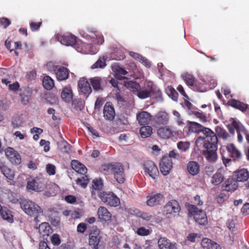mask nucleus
Segmentation results:
<instances>
[{"instance_id":"nucleus-1","label":"nucleus","mask_w":249,"mask_h":249,"mask_svg":"<svg viewBox=\"0 0 249 249\" xmlns=\"http://www.w3.org/2000/svg\"><path fill=\"white\" fill-rule=\"evenodd\" d=\"M201 133L204 137L199 138L203 140V146L205 149L202 154L208 161L214 162L217 158V137L213 130L205 126Z\"/></svg>"},{"instance_id":"nucleus-2","label":"nucleus","mask_w":249,"mask_h":249,"mask_svg":"<svg viewBox=\"0 0 249 249\" xmlns=\"http://www.w3.org/2000/svg\"><path fill=\"white\" fill-rule=\"evenodd\" d=\"M189 213L194 216L195 221L201 225H205L208 222L207 217L205 212L202 210H198L194 205L188 204L186 205Z\"/></svg>"},{"instance_id":"nucleus-3","label":"nucleus","mask_w":249,"mask_h":249,"mask_svg":"<svg viewBox=\"0 0 249 249\" xmlns=\"http://www.w3.org/2000/svg\"><path fill=\"white\" fill-rule=\"evenodd\" d=\"M229 132L234 135L235 130L237 133V140L239 142L241 143L243 141V135L246 134L247 129L239 121L233 118L231 119V123L228 126Z\"/></svg>"},{"instance_id":"nucleus-4","label":"nucleus","mask_w":249,"mask_h":249,"mask_svg":"<svg viewBox=\"0 0 249 249\" xmlns=\"http://www.w3.org/2000/svg\"><path fill=\"white\" fill-rule=\"evenodd\" d=\"M20 206L25 213L30 216L35 215L36 213H42L43 212L38 205L30 200H22L20 202Z\"/></svg>"},{"instance_id":"nucleus-5","label":"nucleus","mask_w":249,"mask_h":249,"mask_svg":"<svg viewBox=\"0 0 249 249\" xmlns=\"http://www.w3.org/2000/svg\"><path fill=\"white\" fill-rule=\"evenodd\" d=\"M99 197L105 204L111 207H117L120 203L119 198L113 192H103Z\"/></svg>"},{"instance_id":"nucleus-6","label":"nucleus","mask_w":249,"mask_h":249,"mask_svg":"<svg viewBox=\"0 0 249 249\" xmlns=\"http://www.w3.org/2000/svg\"><path fill=\"white\" fill-rule=\"evenodd\" d=\"M180 207L178 201L172 199L169 201L163 207L162 212L166 215L174 216L178 214Z\"/></svg>"},{"instance_id":"nucleus-7","label":"nucleus","mask_w":249,"mask_h":249,"mask_svg":"<svg viewBox=\"0 0 249 249\" xmlns=\"http://www.w3.org/2000/svg\"><path fill=\"white\" fill-rule=\"evenodd\" d=\"M46 187L45 180L41 178H35L27 182L26 188L28 190L41 192Z\"/></svg>"},{"instance_id":"nucleus-8","label":"nucleus","mask_w":249,"mask_h":249,"mask_svg":"<svg viewBox=\"0 0 249 249\" xmlns=\"http://www.w3.org/2000/svg\"><path fill=\"white\" fill-rule=\"evenodd\" d=\"M112 173L114 178L119 183H123L125 181L124 169V165L119 162H115Z\"/></svg>"},{"instance_id":"nucleus-9","label":"nucleus","mask_w":249,"mask_h":249,"mask_svg":"<svg viewBox=\"0 0 249 249\" xmlns=\"http://www.w3.org/2000/svg\"><path fill=\"white\" fill-rule=\"evenodd\" d=\"M100 231L97 228H93L89 235V244L93 249H99L98 247L101 241Z\"/></svg>"},{"instance_id":"nucleus-10","label":"nucleus","mask_w":249,"mask_h":249,"mask_svg":"<svg viewBox=\"0 0 249 249\" xmlns=\"http://www.w3.org/2000/svg\"><path fill=\"white\" fill-rule=\"evenodd\" d=\"M143 169L145 173L153 179H155L159 175V170L155 163L151 160H147L143 164Z\"/></svg>"},{"instance_id":"nucleus-11","label":"nucleus","mask_w":249,"mask_h":249,"mask_svg":"<svg viewBox=\"0 0 249 249\" xmlns=\"http://www.w3.org/2000/svg\"><path fill=\"white\" fill-rule=\"evenodd\" d=\"M173 167V162L169 157L165 155L162 158L160 163V168L161 173L164 176L168 175Z\"/></svg>"},{"instance_id":"nucleus-12","label":"nucleus","mask_w":249,"mask_h":249,"mask_svg":"<svg viewBox=\"0 0 249 249\" xmlns=\"http://www.w3.org/2000/svg\"><path fill=\"white\" fill-rule=\"evenodd\" d=\"M163 198V195L152 192L147 196L146 204L150 207H154L160 204Z\"/></svg>"},{"instance_id":"nucleus-13","label":"nucleus","mask_w":249,"mask_h":249,"mask_svg":"<svg viewBox=\"0 0 249 249\" xmlns=\"http://www.w3.org/2000/svg\"><path fill=\"white\" fill-rule=\"evenodd\" d=\"M103 187V180L101 179H95L92 181L91 188V197L96 199L103 192L102 190Z\"/></svg>"},{"instance_id":"nucleus-14","label":"nucleus","mask_w":249,"mask_h":249,"mask_svg":"<svg viewBox=\"0 0 249 249\" xmlns=\"http://www.w3.org/2000/svg\"><path fill=\"white\" fill-rule=\"evenodd\" d=\"M57 38L62 44L66 46H73L76 44L77 41V37L70 34L57 35Z\"/></svg>"},{"instance_id":"nucleus-15","label":"nucleus","mask_w":249,"mask_h":249,"mask_svg":"<svg viewBox=\"0 0 249 249\" xmlns=\"http://www.w3.org/2000/svg\"><path fill=\"white\" fill-rule=\"evenodd\" d=\"M154 91V87L152 82H148L145 87L140 89L137 92V95L140 99H145L151 96V94Z\"/></svg>"},{"instance_id":"nucleus-16","label":"nucleus","mask_w":249,"mask_h":249,"mask_svg":"<svg viewBox=\"0 0 249 249\" xmlns=\"http://www.w3.org/2000/svg\"><path fill=\"white\" fill-rule=\"evenodd\" d=\"M227 105L242 112H245L248 109L249 110V105L234 99H230L227 102Z\"/></svg>"},{"instance_id":"nucleus-17","label":"nucleus","mask_w":249,"mask_h":249,"mask_svg":"<svg viewBox=\"0 0 249 249\" xmlns=\"http://www.w3.org/2000/svg\"><path fill=\"white\" fill-rule=\"evenodd\" d=\"M6 156L12 163L19 164L21 162L20 155L11 147H8L5 151Z\"/></svg>"},{"instance_id":"nucleus-18","label":"nucleus","mask_w":249,"mask_h":249,"mask_svg":"<svg viewBox=\"0 0 249 249\" xmlns=\"http://www.w3.org/2000/svg\"><path fill=\"white\" fill-rule=\"evenodd\" d=\"M104 117L106 120L112 121L115 116V112L112 103L107 102L106 103L103 110Z\"/></svg>"},{"instance_id":"nucleus-19","label":"nucleus","mask_w":249,"mask_h":249,"mask_svg":"<svg viewBox=\"0 0 249 249\" xmlns=\"http://www.w3.org/2000/svg\"><path fill=\"white\" fill-rule=\"evenodd\" d=\"M169 116L165 111H160L158 112L154 118V121L159 125H166L168 123Z\"/></svg>"},{"instance_id":"nucleus-20","label":"nucleus","mask_w":249,"mask_h":249,"mask_svg":"<svg viewBox=\"0 0 249 249\" xmlns=\"http://www.w3.org/2000/svg\"><path fill=\"white\" fill-rule=\"evenodd\" d=\"M137 120L141 125L148 124L152 120V116L148 112L142 111L137 114Z\"/></svg>"},{"instance_id":"nucleus-21","label":"nucleus","mask_w":249,"mask_h":249,"mask_svg":"<svg viewBox=\"0 0 249 249\" xmlns=\"http://www.w3.org/2000/svg\"><path fill=\"white\" fill-rule=\"evenodd\" d=\"M175 132L169 126L159 128L157 130L158 136L162 139H168L175 134Z\"/></svg>"},{"instance_id":"nucleus-22","label":"nucleus","mask_w":249,"mask_h":249,"mask_svg":"<svg viewBox=\"0 0 249 249\" xmlns=\"http://www.w3.org/2000/svg\"><path fill=\"white\" fill-rule=\"evenodd\" d=\"M90 85L94 90L96 91H102L104 89V82L105 80L99 77H94L89 79Z\"/></svg>"},{"instance_id":"nucleus-23","label":"nucleus","mask_w":249,"mask_h":249,"mask_svg":"<svg viewBox=\"0 0 249 249\" xmlns=\"http://www.w3.org/2000/svg\"><path fill=\"white\" fill-rule=\"evenodd\" d=\"M98 218L102 222H106L110 221L111 218V214L107 209L103 206H101L98 210Z\"/></svg>"},{"instance_id":"nucleus-24","label":"nucleus","mask_w":249,"mask_h":249,"mask_svg":"<svg viewBox=\"0 0 249 249\" xmlns=\"http://www.w3.org/2000/svg\"><path fill=\"white\" fill-rule=\"evenodd\" d=\"M187 126L189 133L196 134L201 133L204 127L202 124L193 121H188Z\"/></svg>"},{"instance_id":"nucleus-25","label":"nucleus","mask_w":249,"mask_h":249,"mask_svg":"<svg viewBox=\"0 0 249 249\" xmlns=\"http://www.w3.org/2000/svg\"><path fill=\"white\" fill-rule=\"evenodd\" d=\"M37 228V227H36ZM39 232L44 239H47V237L52 233V230L48 223L43 222L39 225L38 227Z\"/></svg>"},{"instance_id":"nucleus-26","label":"nucleus","mask_w":249,"mask_h":249,"mask_svg":"<svg viewBox=\"0 0 249 249\" xmlns=\"http://www.w3.org/2000/svg\"><path fill=\"white\" fill-rule=\"evenodd\" d=\"M78 85L80 91L84 94H89L92 91L90 85L85 78H80Z\"/></svg>"},{"instance_id":"nucleus-27","label":"nucleus","mask_w":249,"mask_h":249,"mask_svg":"<svg viewBox=\"0 0 249 249\" xmlns=\"http://www.w3.org/2000/svg\"><path fill=\"white\" fill-rule=\"evenodd\" d=\"M158 244L160 249H177L176 243H173L164 237L159 239Z\"/></svg>"},{"instance_id":"nucleus-28","label":"nucleus","mask_w":249,"mask_h":249,"mask_svg":"<svg viewBox=\"0 0 249 249\" xmlns=\"http://www.w3.org/2000/svg\"><path fill=\"white\" fill-rule=\"evenodd\" d=\"M0 168L2 174L8 179V181L12 184L15 177V172L2 163H0Z\"/></svg>"},{"instance_id":"nucleus-29","label":"nucleus","mask_w":249,"mask_h":249,"mask_svg":"<svg viewBox=\"0 0 249 249\" xmlns=\"http://www.w3.org/2000/svg\"><path fill=\"white\" fill-rule=\"evenodd\" d=\"M237 181L232 178H228L223 185L224 189L228 192H233L238 188Z\"/></svg>"},{"instance_id":"nucleus-30","label":"nucleus","mask_w":249,"mask_h":249,"mask_svg":"<svg viewBox=\"0 0 249 249\" xmlns=\"http://www.w3.org/2000/svg\"><path fill=\"white\" fill-rule=\"evenodd\" d=\"M69 72L68 69L66 67H59L55 73L57 79L58 81L66 80L69 77Z\"/></svg>"},{"instance_id":"nucleus-31","label":"nucleus","mask_w":249,"mask_h":249,"mask_svg":"<svg viewBox=\"0 0 249 249\" xmlns=\"http://www.w3.org/2000/svg\"><path fill=\"white\" fill-rule=\"evenodd\" d=\"M201 246L204 249H221L219 244L206 238L202 239Z\"/></svg>"},{"instance_id":"nucleus-32","label":"nucleus","mask_w":249,"mask_h":249,"mask_svg":"<svg viewBox=\"0 0 249 249\" xmlns=\"http://www.w3.org/2000/svg\"><path fill=\"white\" fill-rule=\"evenodd\" d=\"M71 165L72 169L79 174L84 175L87 172V169L86 167L84 164L79 162L78 160H72Z\"/></svg>"},{"instance_id":"nucleus-33","label":"nucleus","mask_w":249,"mask_h":249,"mask_svg":"<svg viewBox=\"0 0 249 249\" xmlns=\"http://www.w3.org/2000/svg\"><path fill=\"white\" fill-rule=\"evenodd\" d=\"M187 168L189 173L193 176L198 174L200 170L199 164L195 161H189L187 164Z\"/></svg>"},{"instance_id":"nucleus-34","label":"nucleus","mask_w":249,"mask_h":249,"mask_svg":"<svg viewBox=\"0 0 249 249\" xmlns=\"http://www.w3.org/2000/svg\"><path fill=\"white\" fill-rule=\"evenodd\" d=\"M235 176L237 181L243 182L248 180L249 178V173L246 169H242L235 172Z\"/></svg>"},{"instance_id":"nucleus-35","label":"nucleus","mask_w":249,"mask_h":249,"mask_svg":"<svg viewBox=\"0 0 249 249\" xmlns=\"http://www.w3.org/2000/svg\"><path fill=\"white\" fill-rule=\"evenodd\" d=\"M228 152L230 153L231 156L234 160H239L241 158V152L236 148L233 144H231L227 147Z\"/></svg>"},{"instance_id":"nucleus-36","label":"nucleus","mask_w":249,"mask_h":249,"mask_svg":"<svg viewBox=\"0 0 249 249\" xmlns=\"http://www.w3.org/2000/svg\"><path fill=\"white\" fill-rule=\"evenodd\" d=\"M124 85L125 87L133 92L137 93L141 89L140 84L135 81H124Z\"/></svg>"},{"instance_id":"nucleus-37","label":"nucleus","mask_w":249,"mask_h":249,"mask_svg":"<svg viewBox=\"0 0 249 249\" xmlns=\"http://www.w3.org/2000/svg\"><path fill=\"white\" fill-rule=\"evenodd\" d=\"M0 215L4 220H7L9 222L13 221V215L11 212L6 207H2L0 208Z\"/></svg>"},{"instance_id":"nucleus-38","label":"nucleus","mask_w":249,"mask_h":249,"mask_svg":"<svg viewBox=\"0 0 249 249\" xmlns=\"http://www.w3.org/2000/svg\"><path fill=\"white\" fill-rule=\"evenodd\" d=\"M224 177L221 172L217 171L212 177L211 183L217 186L220 184L224 180Z\"/></svg>"},{"instance_id":"nucleus-39","label":"nucleus","mask_w":249,"mask_h":249,"mask_svg":"<svg viewBox=\"0 0 249 249\" xmlns=\"http://www.w3.org/2000/svg\"><path fill=\"white\" fill-rule=\"evenodd\" d=\"M61 97L66 102H70L72 99V93L71 89L65 88L61 92Z\"/></svg>"},{"instance_id":"nucleus-40","label":"nucleus","mask_w":249,"mask_h":249,"mask_svg":"<svg viewBox=\"0 0 249 249\" xmlns=\"http://www.w3.org/2000/svg\"><path fill=\"white\" fill-rule=\"evenodd\" d=\"M44 88L47 90L52 89L54 86L53 79L49 76H44L42 80Z\"/></svg>"},{"instance_id":"nucleus-41","label":"nucleus","mask_w":249,"mask_h":249,"mask_svg":"<svg viewBox=\"0 0 249 249\" xmlns=\"http://www.w3.org/2000/svg\"><path fill=\"white\" fill-rule=\"evenodd\" d=\"M152 133V128L149 125L143 126L140 129V134L143 138L150 137Z\"/></svg>"},{"instance_id":"nucleus-42","label":"nucleus","mask_w":249,"mask_h":249,"mask_svg":"<svg viewBox=\"0 0 249 249\" xmlns=\"http://www.w3.org/2000/svg\"><path fill=\"white\" fill-rule=\"evenodd\" d=\"M216 135L219 138L226 140L230 137V135L227 131L220 126H216L215 128Z\"/></svg>"},{"instance_id":"nucleus-43","label":"nucleus","mask_w":249,"mask_h":249,"mask_svg":"<svg viewBox=\"0 0 249 249\" xmlns=\"http://www.w3.org/2000/svg\"><path fill=\"white\" fill-rule=\"evenodd\" d=\"M182 77L189 86H193L196 83V80L192 74L186 73L182 75Z\"/></svg>"},{"instance_id":"nucleus-44","label":"nucleus","mask_w":249,"mask_h":249,"mask_svg":"<svg viewBox=\"0 0 249 249\" xmlns=\"http://www.w3.org/2000/svg\"><path fill=\"white\" fill-rule=\"evenodd\" d=\"M178 149L181 152H185L190 149V143L188 142L179 141L177 143Z\"/></svg>"},{"instance_id":"nucleus-45","label":"nucleus","mask_w":249,"mask_h":249,"mask_svg":"<svg viewBox=\"0 0 249 249\" xmlns=\"http://www.w3.org/2000/svg\"><path fill=\"white\" fill-rule=\"evenodd\" d=\"M20 101L23 105H27L31 98V93L29 91H24L20 94Z\"/></svg>"},{"instance_id":"nucleus-46","label":"nucleus","mask_w":249,"mask_h":249,"mask_svg":"<svg viewBox=\"0 0 249 249\" xmlns=\"http://www.w3.org/2000/svg\"><path fill=\"white\" fill-rule=\"evenodd\" d=\"M166 92L174 101H177L178 93L173 87L171 86L168 87L166 89Z\"/></svg>"},{"instance_id":"nucleus-47","label":"nucleus","mask_w":249,"mask_h":249,"mask_svg":"<svg viewBox=\"0 0 249 249\" xmlns=\"http://www.w3.org/2000/svg\"><path fill=\"white\" fill-rule=\"evenodd\" d=\"M89 181V179L88 176L85 175L81 178H78L76 180L77 184L83 188H85L87 186Z\"/></svg>"},{"instance_id":"nucleus-48","label":"nucleus","mask_w":249,"mask_h":249,"mask_svg":"<svg viewBox=\"0 0 249 249\" xmlns=\"http://www.w3.org/2000/svg\"><path fill=\"white\" fill-rule=\"evenodd\" d=\"M114 165H115V162L103 164L100 168V170L105 174L109 172L112 173V171L114 167Z\"/></svg>"},{"instance_id":"nucleus-49","label":"nucleus","mask_w":249,"mask_h":249,"mask_svg":"<svg viewBox=\"0 0 249 249\" xmlns=\"http://www.w3.org/2000/svg\"><path fill=\"white\" fill-rule=\"evenodd\" d=\"M72 106L76 110H81L84 106V102L79 99H75L72 101Z\"/></svg>"},{"instance_id":"nucleus-50","label":"nucleus","mask_w":249,"mask_h":249,"mask_svg":"<svg viewBox=\"0 0 249 249\" xmlns=\"http://www.w3.org/2000/svg\"><path fill=\"white\" fill-rule=\"evenodd\" d=\"M166 157H169V159H174L178 160H180L182 159V156L175 149L170 151L168 155H165Z\"/></svg>"},{"instance_id":"nucleus-51","label":"nucleus","mask_w":249,"mask_h":249,"mask_svg":"<svg viewBox=\"0 0 249 249\" xmlns=\"http://www.w3.org/2000/svg\"><path fill=\"white\" fill-rule=\"evenodd\" d=\"M46 102L50 105H57L58 103V97L53 94H50L46 98Z\"/></svg>"},{"instance_id":"nucleus-52","label":"nucleus","mask_w":249,"mask_h":249,"mask_svg":"<svg viewBox=\"0 0 249 249\" xmlns=\"http://www.w3.org/2000/svg\"><path fill=\"white\" fill-rule=\"evenodd\" d=\"M106 65L105 60L104 58H100L99 59L91 66L92 69L97 68H103Z\"/></svg>"},{"instance_id":"nucleus-53","label":"nucleus","mask_w":249,"mask_h":249,"mask_svg":"<svg viewBox=\"0 0 249 249\" xmlns=\"http://www.w3.org/2000/svg\"><path fill=\"white\" fill-rule=\"evenodd\" d=\"M22 120L19 116H15L12 120V125L14 128H18L21 126Z\"/></svg>"},{"instance_id":"nucleus-54","label":"nucleus","mask_w":249,"mask_h":249,"mask_svg":"<svg viewBox=\"0 0 249 249\" xmlns=\"http://www.w3.org/2000/svg\"><path fill=\"white\" fill-rule=\"evenodd\" d=\"M136 233L140 236H147L151 233V231L145 227H141L137 229Z\"/></svg>"},{"instance_id":"nucleus-55","label":"nucleus","mask_w":249,"mask_h":249,"mask_svg":"<svg viewBox=\"0 0 249 249\" xmlns=\"http://www.w3.org/2000/svg\"><path fill=\"white\" fill-rule=\"evenodd\" d=\"M193 114L196 117L199 119L200 122L202 123H206L207 122V117L202 112L194 111Z\"/></svg>"},{"instance_id":"nucleus-56","label":"nucleus","mask_w":249,"mask_h":249,"mask_svg":"<svg viewBox=\"0 0 249 249\" xmlns=\"http://www.w3.org/2000/svg\"><path fill=\"white\" fill-rule=\"evenodd\" d=\"M42 25V22L40 21L38 22H31L30 23V29L33 32L38 30Z\"/></svg>"},{"instance_id":"nucleus-57","label":"nucleus","mask_w":249,"mask_h":249,"mask_svg":"<svg viewBox=\"0 0 249 249\" xmlns=\"http://www.w3.org/2000/svg\"><path fill=\"white\" fill-rule=\"evenodd\" d=\"M61 150L65 153H68L71 150V145L67 142H64L60 145Z\"/></svg>"},{"instance_id":"nucleus-58","label":"nucleus","mask_w":249,"mask_h":249,"mask_svg":"<svg viewBox=\"0 0 249 249\" xmlns=\"http://www.w3.org/2000/svg\"><path fill=\"white\" fill-rule=\"evenodd\" d=\"M46 171L49 175H53L55 174V166L52 164L46 165Z\"/></svg>"},{"instance_id":"nucleus-59","label":"nucleus","mask_w":249,"mask_h":249,"mask_svg":"<svg viewBox=\"0 0 249 249\" xmlns=\"http://www.w3.org/2000/svg\"><path fill=\"white\" fill-rule=\"evenodd\" d=\"M40 145L44 146V151L46 152H48L50 150V142L45 140L42 139L40 141Z\"/></svg>"},{"instance_id":"nucleus-60","label":"nucleus","mask_w":249,"mask_h":249,"mask_svg":"<svg viewBox=\"0 0 249 249\" xmlns=\"http://www.w3.org/2000/svg\"><path fill=\"white\" fill-rule=\"evenodd\" d=\"M51 242L54 245H59L61 243L59 235L53 234L51 237Z\"/></svg>"},{"instance_id":"nucleus-61","label":"nucleus","mask_w":249,"mask_h":249,"mask_svg":"<svg viewBox=\"0 0 249 249\" xmlns=\"http://www.w3.org/2000/svg\"><path fill=\"white\" fill-rule=\"evenodd\" d=\"M11 24L10 20L5 18H0V26L6 29Z\"/></svg>"},{"instance_id":"nucleus-62","label":"nucleus","mask_w":249,"mask_h":249,"mask_svg":"<svg viewBox=\"0 0 249 249\" xmlns=\"http://www.w3.org/2000/svg\"><path fill=\"white\" fill-rule=\"evenodd\" d=\"M46 67L48 71L55 72V73H56V71L58 69L57 66L55 65L52 62H48L46 65Z\"/></svg>"},{"instance_id":"nucleus-63","label":"nucleus","mask_w":249,"mask_h":249,"mask_svg":"<svg viewBox=\"0 0 249 249\" xmlns=\"http://www.w3.org/2000/svg\"><path fill=\"white\" fill-rule=\"evenodd\" d=\"M113 55V59L117 60H123L125 57L124 53L122 51L115 53Z\"/></svg>"},{"instance_id":"nucleus-64","label":"nucleus","mask_w":249,"mask_h":249,"mask_svg":"<svg viewBox=\"0 0 249 249\" xmlns=\"http://www.w3.org/2000/svg\"><path fill=\"white\" fill-rule=\"evenodd\" d=\"M87 228V225L84 223L79 224L77 227V231L81 233H84Z\"/></svg>"}]
</instances>
